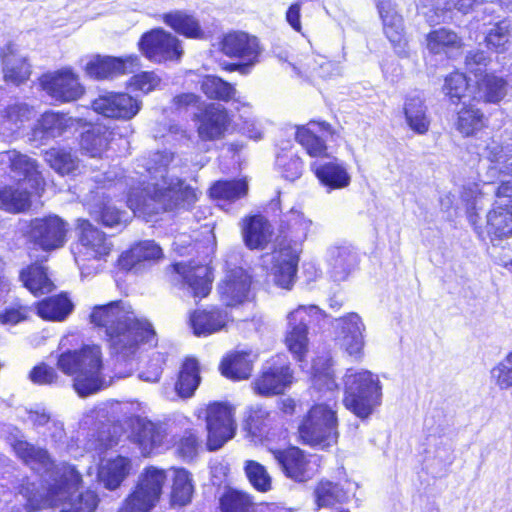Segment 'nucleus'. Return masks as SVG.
Segmentation results:
<instances>
[{"label":"nucleus","mask_w":512,"mask_h":512,"mask_svg":"<svg viewBox=\"0 0 512 512\" xmlns=\"http://www.w3.org/2000/svg\"><path fill=\"white\" fill-rule=\"evenodd\" d=\"M148 179L132 187L128 194L129 208L139 216H153L185 207L196 201L195 191L176 174V157L169 151H158L144 160Z\"/></svg>","instance_id":"1"},{"label":"nucleus","mask_w":512,"mask_h":512,"mask_svg":"<svg viewBox=\"0 0 512 512\" xmlns=\"http://www.w3.org/2000/svg\"><path fill=\"white\" fill-rule=\"evenodd\" d=\"M90 321L105 330L111 349L123 359L135 355L141 343L149 346L157 343L151 324L139 319L131 306L123 301L94 307Z\"/></svg>","instance_id":"2"},{"label":"nucleus","mask_w":512,"mask_h":512,"mask_svg":"<svg viewBox=\"0 0 512 512\" xmlns=\"http://www.w3.org/2000/svg\"><path fill=\"white\" fill-rule=\"evenodd\" d=\"M313 388L319 392H326L330 396L327 402L313 405L302 424L299 426V435L308 445L325 448L336 443L338 437V419L336 412L335 393L338 385L335 381L330 359L318 358L313 366Z\"/></svg>","instance_id":"3"},{"label":"nucleus","mask_w":512,"mask_h":512,"mask_svg":"<svg viewBox=\"0 0 512 512\" xmlns=\"http://www.w3.org/2000/svg\"><path fill=\"white\" fill-rule=\"evenodd\" d=\"M54 483L48 489L45 497L36 492L35 485L27 483L22 486L20 494L27 499V505L33 510L57 507L59 502L69 500L75 506L74 512H93L98 505V496L94 491L87 490L74 500L73 493L81 481L79 473L71 466L57 468Z\"/></svg>","instance_id":"4"},{"label":"nucleus","mask_w":512,"mask_h":512,"mask_svg":"<svg viewBox=\"0 0 512 512\" xmlns=\"http://www.w3.org/2000/svg\"><path fill=\"white\" fill-rule=\"evenodd\" d=\"M57 365L63 373L73 376V387L81 397L107 386L102 375V352L98 345H86L78 351L62 353Z\"/></svg>","instance_id":"5"},{"label":"nucleus","mask_w":512,"mask_h":512,"mask_svg":"<svg viewBox=\"0 0 512 512\" xmlns=\"http://www.w3.org/2000/svg\"><path fill=\"white\" fill-rule=\"evenodd\" d=\"M343 381L344 406L358 418L367 419L381 404L379 377L368 370L348 369Z\"/></svg>","instance_id":"6"},{"label":"nucleus","mask_w":512,"mask_h":512,"mask_svg":"<svg viewBox=\"0 0 512 512\" xmlns=\"http://www.w3.org/2000/svg\"><path fill=\"white\" fill-rule=\"evenodd\" d=\"M139 49L154 63L179 61L184 53L181 41L163 28L144 33L139 41Z\"/></svg>","instance_id":"7"},{"label":"nucleus","mask_w":512,"mask_h":512,"mask_svg":"<svg viewBox=\"0 0 512 512\" xmlns=\"http://www.w3.org/2000/svg\"><path fill=\"white\" fill-rule=\"evenodd\" d=\"M206 428L208 449L218 450L235 435L233 408L225 403L209 404L206 409Z\"/></svg>","instance_id":"8"},{"label":"nucleus","mask_w":512,"mask_h":512,"mask_svg":"<svg viewBox=\"0 0 512 512\" xmlns=\"http://www.w3.org/2000/svg\"><path fill=\"white\" fill-rule=\"evenodd\" d=\"M78 243L73 253L76 263L82 267L88 260L104 259L112 250V243L106 235L84 219L77 221Z\"/></svg>","instance_id":"9"},{"label":"nucleus","mask_w":512,"mask_h":512,"mask_svg":"<svg viewBox=\"0 0 512 512\" xmlns=\"http://www.w3.org/2000/svg\"><path fill=\"white\" fill-rule=\"evenodd\" d=\"M40 85L50 97L63 103L78 100L85 91L79 75L70 67L44 74Z\"/></svg>","instance_id":"10"},{"label":"nucleus","mask_w":512,"mask_h":512,"mask_svg":"<svg viewBox=\"0 0 512 512\" xmlns=\"http://www.w3.org/2000/svg\"><path fill=\"white\" fill-rule=\"evenodd\" d=\"M68 224L57 215L31 220L27 236L44 251L61 248L66 242Z\"/></svg>","instance_id":"11"},{"label":"nucleus","mask_w":512,"mask_h":512,"mask_svg":"<svg viewBox=\"0 0 512 512\" xmlns=\"http://www.w3.org/2000/svg\"><path fill=\"white\" fill-rule=\"evenodd\" d=\"M320 310L317 306L301 305L288 315L289 330L285 342L296 359L302 361L308 351L307 326L312 318H317Z\"/></svg>","instance_id":"12"},{"label":"nucleus","mask_w":512,"mask_h":512,"mask_svg":"<svg viewBox=\"0 0 512 512\" xmlns=\"http://www.w3.org/2000/svg\"><path fill=\"white\" fill-rule=\"evenodd\" d=\"M336 344L355 359H361L365 346V325L356 313H349L336 320Z\"/></svg>","instance_id":"13"},{"label":"nucleus","mask_w":512,"mask_h":512,"mask_svg":"<svg viewBox=\"0 0 512 512\" xmlns=\"http://www.w3.org/2000/svg\"><path fill=\"white\" fill-rule=\"evenodd\" d=\"M293 380V371L288 364L274 362L263 366L252 382V387L256 394L270 397L282 394L291 386Z\"/></svg>","instance_id":"14"},{"label":"nucleus","mask_w":512,"mask_h":512,"mask_svg":"<svg viewBox=\"0 0 512 512\" xmlns=\"http://www.w3.org/2000/svg\"><path fill=\"white\" fill-rule=\"evenodd\" d=\"M95 112L105 117L129 120L141 109V102L127 93H106L92 102Z\"/></svg>","instance_id":"15"},{"label":"nucleus","mask_w":512,"mask_h":512,"mask_svg":"<svg viewBox=\"0 0 512 512\" xmlns=\"http://www.w3.org/2000/svg\"><path fill=\"white\" fill-rule=\"evenodd\" d=\"M140 66L136 55L126 57L94 56L85 66L86 74L94 79H109L132 73Z\"/></svg>","instance_id":"16"},{"label":"nucleus","mask_w":512,"mask_h":512,"mask_svg":"<svg viewBox=\"0 0 512 512\" xmlns=\"http://www.w3.org/2000/svg\"><path fill=\"white\" fill-rule=\"evenodd\" d=\"M220 51L229 58H237L255 65L261 53L256 37L242 31L223 35L219 42Z\"/></svg>","instance_id":"17"},{"label":"nucleus","mask_w":512,"mask_h":512,"mask_svg":"<svg viewBox=\"0 0 512 512\" xmlns=\"http://www.w3.org/2000/svg\"><path fill=\"white\" fill-rule=\"evenodd\" d=\"M251 277L242 268L231 270L219 284L220 300L226 307H235L250 300Z\"/></svg>","instance_id":"18"},{"label":"nucleus","mask_w":512,"mask_h":512,"mask_svg":"<svg viewBox=\"0 0 512 512\" xmlns=\"http://www.w3.org/2000/svg\"><path fill=\"white\" fill-rule=\"evenodd\" d=\"M1 162L8 163L16 177H23L19 182H25L36 194L44 190L45 181L38 171L35 160L16 150L5 151L0 154Z\"/></svg>","instance_id":"19"},{"label":"nucleus","mask_w":512,"mask_h":512,"mask_svg":"<svg viewBox=\"0 0 512 512\" xmlns=\"http://www.w3.org/2000/svg\"><path fill=\"white\" fill-rule=\"evenodd\" d=\"M232 321L233 319L226 310L216 306L204 310H195L189 318L193 333L198 337H206L226 330Z\"/></svg>","instance_id":"20"},{"label":"nucleus","mask_w":512,"mask_h":512,"mask_svg":"<svg viewBox=\"0 0 512 512\" xmlns=\"http://www.w3.org/2000/svg\"><path fill=\"white\" fill-rule=\"evenodd\" d=\"M298 250L290 245L280 244L272 253V273L275 283L285 289H290L294 283L298 264Z\"/></svg>","instance_id":"21"},{"label":"nucleus","mask_w":512,"mask_h":512,"mask_svg":"<svg viewBox=\"0 0 512 512\" xmlns=\"http://www.w3.org/2000/svg\"><path fill=\"white\" fill-rule=\"evenodd\" d=\"M198 120V136L205 141L222 138L230 124L227 110L219 104L208 105Z\"/></svg>","instance_id":"22"},{"label":"nucleus","mask_w":512,"mask_h":512,"mask_svg":"<svg viewBox=\"0 0 512 512\" xmlns=\"http://www.w3.org/2000/svg\"><path fill=\"white\" fill-rule=\"evenodd\" d=\"M486 232L493 246L512 238V205L493 204L486 216Z\"/></svg>","instance_id":"23"},{"label":"nucleus","mask_w":512,"mask_h":512,"mask_svg":"<svg viewBox=\"0 0 512 512\" xmlns=\"http://www.w3.org/2000/svg\"><path fill=\"white\" fill-rule=\"evenodd\" d=\"M312 167L317 179L328 191L344 189L351 183V175L346 166L337 158L317 161Z\"/></svg>","instance_id":"24"},{"label":"nucleus","mask_w":512,"mask_h":512,"mask_svg":"<svg viewBox=\"0 0 512 512\" xmlns=\"http://www.w3.org/2000/svg\"><path fill=\"white\" fill-rule=\"evenodd\" d=\"M379 14L383 21L384 33L393 44L399 55H406V40L402 17L395 11L390 0H383L378 5Z\"/></svg>","instance_id":"25"},{"label":"nucleus","mask_w":512,"mask_h":512,"mask_svg":"<svg viewBox=\"0 0 512 512\" xmlns=\"http://www.w3.org/2000/svg\"><path fill=\"white\" fill-rule=\"evenodd\" d=\"M242 237L249 249H264L272 237V226L262 215L245 217L241 223Z\"/></svg>","instance_id":"26"},{"label":"nucleus","mask_w":512,"mask_h":512,"mask_svg":"<svg viewBox=\"0 0 512 512\" xmlns=\"http://www.w3.org/2000/svg\"><path fill=\"white\" fill-rule=\"evenodd\" d=\"M2 65L4 79L19 85L28 80L31 74V66L26 57L20 55L14 44H7L2 50Z\"/></svg>","instance_id":"27"},{"label":"nucleus","mask_w":512,"mask_h":512,"mask_svg":"<svg viewBox=\"0 0 512 512\" xmlns=\"http://www.w3.org/2000/svg\"><path fill=\"white\" fill-rule=\"evenodd\" d=\"M330 273L335 281L345 280L357 264V254L349 245H332L327 250Z\"/></svg>","instance_id":"28"},{"label":"nucleus","mask_w":512,"mask_h":512,"mask_svg":"<svg viewBox=\"0 0 512 512\" xmlns=\"http://www.w3.org/2000/svg\"><path fill=\"white\" fill-rule=\"evenodd\" d=\"M131 461L124 456L103 460L98 468V480L109 490L117 489L130 474Z\"/></svg>","instance_id":"29"},{"label":"nucleus","mask_w":512,"mask_h":512,"mask_svg":"<svg viewBox=\"0 0 512 512\" xmlns=\"http://www.w3.org/2000/svg\"><path fill=\"white\" fill-rule=\"evenodd\" d=\"M317 133H331V127L325 122H310L297 129L296 139L312 157L326 155L327 146Z\"/></svg>","instance_id":"30"},{"label":"nucleus","mask_w":512,"mask_h":512,"mask_svg":"<svg viewBox=\"0 0 512 512\" xmlns=\"http://www.w3.org/2000/svg\"><path fill=\"white\" fill-rule=\"evenodd\" d=\"M174 268L177 273L183 276L195 297H205L209 294L212 277L208 266H191L185 263H177Z\"/></svg>","instance_id":"31"},{"label":"nucleus","mask_w":512,"mask_h":512,"mask_svg":"<svg viewBox=\"0 0 512 512\" xmlns=\"http://www.w3.org/2000/svg\"><path fill=\"white\" fill-rule=\"evenodd\" d=\"M273 454L288 477L300 482L309 478L308 461L299 448L291 447L284 451H275Z\"/></svg>","instance_id":"32"},{"label":"nucleus","mask_w":512,"mask_h":512,"mask_svg":"<svg viewBox=\"0 0 512 512\" xmlns=\"http://www.w3.org/2000/svg\"><path fill=\"white\" fill-rule=\"evenodd\" d=\"M162 256L161 247L154 241H141L121 255L119 265L123 269L132 270L142 263L157 261Z\"/></svg>","instance_id":"33"},{"label":"nucleus","mask_w":512,"mask_h":512,"mask_svg":"<svg viewBox=\"0 0 512 512\" xmlns=\"http://www.w3.org/2000/svg\"><path fill=\"white\" fill-rule=\"evenodd\" d=\"M426 47L432 54L450 56L462 49L463 42L462 38L452 29L440 27L427 34Z\"/></svg>","instance_id":"34"},{"label":"nucleus","mask_w":512,"mask_h":512,"mask_svg":"<svg viewBox=\"0 0 512 512\" xmlns=\"http://www.w3.org/2000/svg\"><path fill=\"white\" fill-rule=\"evenodd\" d=\"M35 193L25 182H19L17 186H8L0 189V209L20 213L31 206V194Z\"/></svg>","instance_id":"35"},{"label":"nucleus","mask_w":512,"mask_h":512,"mask_svg":"<svg viewBox=\"0 0 512 512\" xmlns=\"http://www.w3.org/2000/svg\"><path fill=\"white\" fill-rule=\"evenodd\" d=\"M173 484L170 493V508L182 509L191 503L194 486L191 474L183 468H173Z\"/></svg>","instance_id":"36"},{"label":"nucleus","mask_w":512,"mask_h":512,"mask_svg":"<svg viewBox=\"0 0 512 512\" xmlns=\"http://www.w3.org/2000/svg\"><path fill=\"white\" fill-rule=\"evenodd\" d=\"M405 120L409 128L420 135L426 134L430 127L427 107L424 100L417 95L409 96L404 103Z\"/></svg>","instance_id":"37"},{"label":"nucleus","mask_w":512,"mask_h":512,"mask_svg":"<svg viewBox=\"0 0 512 512\" xmlns=\"http://www.w3.org/2000/svg\"><path fill=\"white\" fill-rule=\"evenodd\" d=\"M248 189V183L245 179L220 180L210 188V196L218 201L219 205L225 207L246 197Z\"/></svg>","instance_id":"38"},{"label":"nucleus","mask_w":512,"mask_h":512,"mask_svg":"<svg viewBox=\"0 0 512 512\" xmlns=\"http://www.w3.org/2000/svg\"><path fill=\"white\" fill-rule=\"evenodd\" d=\"M163 22L175 32L188 38L202 39L205 36L199 21L184 11H173L162 16Z\"/></svg>","instance_id":"39"},{"label":"nucleus","mask_w":512,"mask_h":512,"mask_svg":"<svg viewBox=\"0 0 512 512\" xmlns=\"http://www.w3.org/2000/svg\"><path fill=\"white\" fill-rule=\"evenodd\" d=\"M476 97L485 103H498L507 93V83L493 73H485L476 79Z\"/></svg>","instance_id":"40"},{"label":"nucleus","mask_w":512,"mask_h":512,"mask_svg":"<svg viewBox=\"0 0 512 512\" xmlns=\"http://www.w3.org/2000/svg\"><path fill=\"white\" fill-rule=\"evenodd\" d=\"M72 310L73 304L64 294L46 298L37 305L38 315L50 321H63Z\"/></svg>","instance_id":"41"},{"label":"nucleus","mask_w":512,"mask_h":512,"mask_svg":"<svg viewBox=\"0 0 512 512\" xmlns=\"http://www.w3.org/2000/svg\"><path fill=\"white\" fill-rule=\"evenodd\" d=\"M200 383L198 361L187 358L182 364L178 379L175 383V391L181 398L191 397Z\"/></svg>","instance_id":"42"},{"label":"nucleus","mask_w":512,"mask_h":512,"mask_svg":"<svg viewBox=\"0 0 512 512\" xmlns=\"http://www.w3.org/2000/svg\"><path fill=\"white\" fill-rule=\"evenodd\" d=\"M315 502L318 509H335L337 504L347 499V493L337 483L322 480L314 490Z\"/></svg>","instance_id":"43"},{"label":"nucleus","mask_w":512,"mask_h":512,"mask_svg":"<svg viewBox=\"0 0 512 512\" xmlns=\"http://www.w3.org/2000/svg\"><path fill=\"white\" fill-rule=\"evenodd\" d=\"M222 375L233 380H243L249 378L252 372V361L249 354L245 352H235L228 355L220 365Z\"/></svg>","instance_id":"44"},{"label":"nucleus","mask_w":512,"mask_h":512,"mask_svg":"<svg viewBox=\"0 0 512 512\" xmlns=\"http://www.w3.org/2000/svg\"><path fill=\"white\" fill-rule=\"evenodd\" d=\"M134 437L145 455L150 454L152 449L162 442V435L155 424L142 418L135 421Z\"/></svg>","instance_id":"45"},{"label":"nucleus","mask_w":512,"mask_h":512,"mask_svg":"<svg viewBox=\"0 0 512 512\" xmlns=\"http://www.w3.org/2000/svg\"><path fill=\"white\" fill-rule=\"evenodd\" d=\"M25 287L33 294H45L53 290L54 284L49 279L46 269L40 265H31L21 272Z\"/></svg>","instance_id":"46"},{"label":"nucleus","mask_w":512,"mask_h":512,"mask_svg":"<svg viewBox=\"0 0 512 512\" xmlns=\"http://www.w3.org/2000/svg\"><path fill=\"white\" fill-rule=\"evenodd\" d=\"M484 114L472 106L463 107L458 112L456 129L463 136H472L485 126Z\"/></svg>","instance_id":"47"},{"label":"nucleus","mask_w":512,"mask_h":512,"mask_svg":"<svg viewBox=\"0 0 512 512\" xmlns=\"http://www.w3.org/2000/svg\"><path fill=\"white\" fill-rule=\"evenodd\" d=\"M202 92L210 99L229 101L235 93V87L220 77L208 75L205 76L201 81Z\"/></svg>","instance_id":"48"},{"label":"nucleus","mask_w":512,"mask_h":512,"mask_svg":"<svg viewBox=\"0 0 512 512\" xmlns=\"http://www.w3.org/2000/svg\"><path fill=\"white\" fill-rule=\"evenodd\" d=\"M45 160L57 173L66 175L78 168V159L68 150L51 148L45 152Z\"/></svg>","instance_id":"49"},{"label":"nucleus","mask_w":512,"mask_h":512,"mask_svg":"<svg viewBox=\"0 0 512 512\" xmlns=\"http://www.w3.org/2000/svg\"><path fill=\"white\" fill-rule=\"evenodd\" d=\"M157 494L150 492L141 485H137L134 491L126 498L127 512H149L159 502Z\"/></svg>","instance_id":"50"},{"label":"nucleus","mask_w":512,"mask_h":512,"mask_svg":"<svg viewBox=\"0 0 512 512\" xmlns=\"http://www.w3.org/2000/svg\"><path fill=\"white\" fill-rule=\"evenodd\" d=\"M486 157L495 163V168L502 174L512 175V145L502 146L491 141L486 146Z\"/></svg>","instance_id":"51"},{"label":"nucleus","mask_w":512,"mask_h":512,"mask_svg":"<svg viewBox=\"0 0 512 512\" xmlns=\"http://www.w3.org/2000/svg\"><path fill=\"white\" fill-rule=\"evenodd\" d=\"M287 236L294 243H302L306 240L312 221L304 216V214L296 209H291L286 215Z\"/></svg>","instance_id":"52"},{"label":"nucleus","mask_w":512,"mask_h":512,"mask_svg":"<svg viewBox=\"0 0 512 512\" xmlns=\"http://www.w3.org/2000/svg\"><path fill=\"white\" fill-rule=\"evenodd\" d=\"M16 454L27 464H39L46 470L52 466L47 451L35 448L26 441L18 440L13 444Z\"/></svg>","instance_id":"53"},{"label":"nucleus","mask_w":512,"mask_h":512,"mask_svg":"<svg viewBox=\"0 0 512 512\" xmlns=\"http://www.w3.org/2000/svg\"><path fill=\"white\" fill-rule=\"evenodd\" d=\"M511 28L508 21L503 20L494 24L487 32L485 42L488 48L503 52L510 45Z\"/></svg>","instance_id":"54"},{"label":"nucleus","mask_w":512,"mask_h":512,"mask_svg":"<svg viewBox=\"0 0 512 512\" xmlns=\"http://www.w3.org/2000/svg\"><path fill=\"white\" fill-rule=\"evenodd\" d=\"M253 505L251 497L238 490H227L220 498L221 512H247Z\"/></svg>","instance_id":"55"},{"label":"nucleus","mask_w":512,"mask_h":512,"mask_svg":"<svg viewBox=\"0 0 512 512\" xmlns=\"http://www.w3.org/2000/svg\"><path fill=\"white\" fill-rule=\"evenodd\" d=\"M33 110L25 103H13L8 105L3 112V124L10 131H15L31 119Z\"/></svg>","instance_id":"56"},{"label":"nucleus","mask_w":512,"mask_h":512,"mask_svg":"<svg viewBox=\"0 0 512 512\" xmlns=\"http://www.w3.org/2000/svg\"><path fill=\"white\" fill-rule=\"evenodd\" d=\"M80 145L90 157H101L107 149L108 138L99 130H89L82 134Z\"/></svg>","instance_id":"57"},{"label":"nucleus","mask_w":512,"mask_h":512,"mask_svg":"<svg viewBox=\"0 0 512 512\" xmlns=\"http://www.w3.org/2000/svg\"><path fill=\"white\" fill-rule=\"evenodd\" d=\"M490 374L500 390L512 389V351L491 369Z\"/></svg>","instance_id":"58"},{"label":"nucleus","mask_w":512,"mask_h":512,"mask_svg":"<svg viewBox=\"0 0 512 512\" xmlns=\"http://www.w3.org/2000/svg\"><path fill=\"white\" fill-rule=\"evenodd\" d=\"M166 480L167 474L165 470L151 466L141 473L138 484L157 494V497L160 499Z\"/></svg>","instance_id":"59"},{"label":"nucleus","mask_w":512,"mask_h":512,"mask_svg":"<svg viewBox=\"0 0 512 512\" xmlns=\"http://www.w3.org/2000/svg\"><path fill=\"white\" fill-rule=\"evenodd\" d=\"M161 77L154 71H143L133 75L127 85L133 91L150 93L160 87Z\"/></svg>","instance_id":"60"},{"label":"nucleus","mask_w":512,"mask_h":512,"mask_svg":"<svg viewBox=\"0 0 512 512\" xmlns=\"http://www.w3.org/2000/svg\"><path fill=\"white\" fill-rule=\"evenodd\" d=\"M245 471L250 483L259 491L266 492L271 488V477L266 468L256 461H247Z\"/></svg>","instance_id":"61"},{"label":"nucleus","mask_w":512,"mask_h":512,"mask_svg":"<svg viewBox=\"0 0 512 512\" xmlns=\"http://www.w3.org/2000/svg\"><path fill=\"white\" fill-rule=\"evenodd\" d=\"M468 88L467 77L460 72H453L445 78L443 90L454 102L459 101Z\"/></svg>","instance_id":"62"},{"label":"nucleus","mask_w":512,"mask_h":512,"mask_svg":"<svg viewBox=\"0 0 512 512\" xmlns=\"http://www.w3.org/2000/svg\"><path fill=\"white\" fill-rule=\"evenodd\" d=\"M38 128L46 137H57L65 128V118L54 112H46L38 121Z\"/></svg>","instance_id":"63"},{"label":"nucleus","mask_w":512,"mask_h":512,"mask_svg":"<svg viewBox=\"0 0 512 512\" xmlns=\"http://www.w3.org/2000/svg\"><path fill=\"white\" fill-rule=\"evenodd\" d=\"M488 63L489 58L486 53L480 50L468 52L465 58L466 70L469 74L474 75L475 79L486 73V66Z\"/></svg>","instance_id":"64"}]
</instances>
